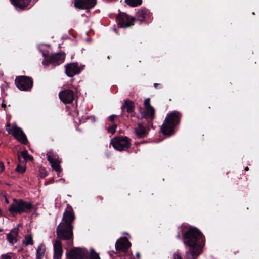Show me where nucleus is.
Returning a JSON list of instances; mask_svg holds the SVG:
<instances>
[{
    "mask_svg": "<svg viewBox=\"0 0 259 259\" xmlns=\"http://www.w3.org/2000/svg\"><path fill=\"white\" fill-rule=\"evenodd\" d=\"M46 251V247L44 244H40L36 249V259H43Z\"/></svg>",
    "mask_w": 259,
    "mask_h": 259,
    "instance_id": "nucleus-23",
    "label": "nucleus"
},
{
    "mask_svg": "<svg viewBox=\"0 0 259 259\" xmlns=\"http://www.w3.org/2000/svg\"><path fill=\"white\" fill-rule=\"evenodd\" d=\"M7 131L9 134H12L16 139L23 144L27 145L29 143L25 134L21 128L16 125H13L12 128L7 129Z\"/></svg>",
    "mask_w": 259,
    "mask_h": 259,
    "instance_id": "nucleus-9",
    "label": "nucleus"
},
{
    "mask_svg": "<svg viewBox=\"0 0 259 259\" xmlns=\"http://www.w3.org/2000/svg\"><path fill=\"white\" fill-rule=\"evenodd\" d=\"M15 83L17 87L21 91H29L33 85V79L27 76H19L16 77Z\"/></svg>",
    "mask_w": 259,
    "mask_h": 259,
    "instance_id": "nucleus-8",
    "label": "nucleus"
},
{
    "mask_svg": "<svg viewBox=\"0 0 259 259\" xmlns=\"http://www.w3.org/2000/svg\"><path fill=\"white\" fill-rule=\"evenodd\" d=\"M245 170L246 171H248V170H249V168H248V167H245Z\"/></svg>",
    "mask_w": 259,
    "mask_h": 259,
    "instance_id": "nucleus-49",
    "label": "nucleus"
},
{
    "mask_svg": "<svg viewBox=\"0 0 259 259\" xmlns=\"http://www.w3.org/2000/svg\"><path fill=\"white\" fill-rule=\"evenodd\" d=\"M52 153L51 152H49L47 154V160L51 164L55 161L56 159H54L52 157Z\"/></svg>",
    "mask_w": 259,
    "mask_h": 259,
    "instance_id": "nucleus-31",
    "label": "nucleus"
},
{
    "mask_svg": "<svg viewBox=\"0 0 259 259\" xmlns=\"http://www.w3.org/2000/svg\"><path fill=\"white\" fill-rule=\"evenodd\" d=\"M148 132V130L143 124L140 122L137 123L136 126L134 127V133L138 138H143L146 137Z\"/></svg>",
    "mask_w": 259,
    "mask_h": 259,
    "instance_id": "nucleus-16",
    "label": "nucleus"
},
{
    "mask_svg": "<svg viewBox=\"0 0 259 259\" xmlns=\"http://www.w3.org/2000/svg\"><path fill=\"white\" fill-rule=\"evenodd\" d=\"M47 175L48 174L45 170L40 171L39 176L41 179L45 178Z\"/></svg>",
    "mask_w": 259,
    "mask_h": 259,
    "instance_id": "nucleus-32",
    "label": "nucleus"
},
{
    "mask_svg": "<svg viewBox=\"0 0 259 259\" xmlns=\"http://www.w3.org/2000/svg\"><path fill=\"white\" fill-rule=\"evenodd\" d=\"M174 259H182L181 257L178 254L174 255Z\"/></svg>",
    "mask_w": 259,
    "mask_h": 259,
    "instance_id": "nucleus-36",
    "label": "nucleus"
},
{
    "mask_svg": "<svg viewBox=\"0 0 259 259\" xmlns=\"http://www.w3.org/2000/svg\"><path fill=\"white\" fill-rule=\"evenodd\" d=\"M136 256L138 258H140V253L139 252H137V254H136Z\"/></svg>",
    "mask_w": 259,
    "mask_h": 259,
    "instance_id": "nucleus-47",
    "label": "nucleus"
},
{
    "mask_svg": "<svg viewBox=\"0 0 259 259\" xmlns=\"http://www.w3.org/2000/svg\"><path fill=\"white\" fill-rule=\"evenodd\" d=\"M110 144L116 150H127L130 148V139L126 136H115L111 139Z\"/></svg>",
    "mask_w": 259,
    "mask_h": 259,
    "instance_id": "nucleus-7",
    "label": "nucleus"
},
{
    "mask_svg": "<svg viewBox=\"0 0 259 259\" xmlns=\"http://www.w3.org/2000/svg\"><path fill=\"white\" fill-rule=\"evenodd\" d=\"M23 244L25 246L33 245L34 242L32 234H30L25 236L24 239L23 240Z\"/></svg>",
    "mask_w": 259,
    "mask_h": 259,
    "instance_id": "nucleus-24",
    "label": "nucleus"
},
{
    "mask_svg": "<svg viewBox=\"0 0 259 259\" xmlns=\"http://www.w3.org/2000/svg\"><path fill=\"white\" fill-rule=\"evenodd\" d=\"M10 126V123H8L7 124V126Z\"/></svg>",
    "mask_w": 259,
    "mask_h": 259,
    "instance_id": "nucleus-50",
    "label": "nucleus"
},
{
    "mask_svg": "<svg viewBox=\"0 0 259 259\" xmlns=\"http://www.w3.org/2000/svg\"><path fill=\"white\" fill-rule=\"evenodd\" d=\"M59 97L61 101L64 103L70 104L74 99V92L72 90H64L59 92Z\"/></svg>",
    "mask_w": 259,
    "mask_h": 259,
    "instance_id": "nucleus-13",
    "label": "nucleus"
},
{
    "mask_svg": "<svg viewBox=\"0 0 259 259\" xmlns=\"http://www.w3.org/2000/svg\"><path fill=\"white\" fill-rule=\"evenodd\" d=\"M135 21V19L133 17H131V26L133 25L134 24V22Z\"/></svg>",
    "mask_w": 259,
    "mask_h": 259,
    "instance_id": "nucleus-37",
    "label": "nucleus"
},
{
    "mask_svg": "<svg viewBox=\"0 0 259 259\" xmlns=\"http://www.w3.org/2000/svg\"><path fill=\"white\" fill-rule=\"evenodd\" d=\"M1 106H2V107L4 108L5 109V108L6 107V105L5 103H3L1 105Z\"/></svg>",
    "mask_w": 259,
    "mask_h": 259,
    "instance_id": "nucleus-44",
    "label": "nucleus"
},
{
    "mask_svg": "<svg viewBox=\"0 0 259 259\" xmlns=\"http://www.w3.org/2000/svg\"><path fill=\"white\" fill-rule=\"evenodd\" d=\"M19 228H14L12 229L7 235V239L9 242L13 245L17 242V237L18 236Z\"/></svg>",
    "mask_w": 259,
    "mask_h": 259,
    "instance_id": "nucleus-19",
    "label": "nucleus"
},
{
    "mask_svg": "<svg viewBox=\"0 0 259 259\" xmlns=\"http://www.w3.org/2000/svg\"><path fill=\"white\" fill-rule=\"evenodd\" d=\"M159 85H160V84H158V83H154V87L155 88H157L158 86H159Z\"/></svg>",
    "mask_w": 259,
    "mask_h": 259,
    "instance_id": "nucleus-46",
    "label": "nucleus"
},
{
    "mask_svg": "<svg viewBox=\"0 0 259 259\" xmlns=\"http://www.w3.org/2000/svg\"><path fill=\"white\" fill-rule=\"evenodd\" d=\"M130 108H131V116H133V110H132V103L131 102V106H130Z\"/></svg>",
    "mask_w": 259,
    "mask_h": 259,
    "instance_id": "nucleus-41",
    "label": "nucleus"
},
{
    "mask_svg": "<svg viewBox=\"0 0 259 259\" xmlns=\"http://www.w3.org/2000/svg\"><path fill=\"white\" fill-rule=\"evenodd\" d=\"M97 4V0H75L74 6L80 9H89Z\"/></svg>",
    "mask_w": 259,
    "mask_h": 259,
    "instance_id": "nucleus-15",
    "label": "nucleus"
},
{
    "mask_svg": "<svg viewBox=\"0 0 259 259\" xmlns=\"http://www.w3.org/2000/svg\"><path fill=\"white\" fill-rule=\"evenodd\" d=\"M21 154L23 158L24 159L25 161H33V157L32 156L29 155L28 153V151L26 149L24 150L21 152Z\"/></svg>",
    "mask_w": 259,
    "mask_h": 259,
    "instance_id": "nucleus-25",
    "label": "nucleus"
},
{
    "mask_svg": "<svg viewBox=\"0 0 259 259\" xmlns=\"http://www.w3.org/2000/svg\"><path fill=\"white\" fill-rule=\"evenodd\" d=\"M73 225L60 223L56 229L57 237L61 240H66L69 247L73 245Z\"/></svg>",
    "mask_w": 259,
    "mask_h": 259,
    "instance_id": "nucleus-5",
    "label": "nucleus"
},
{
    "mask_svg": "<svg viewBox=\"0 0 259 259\" xmlns=\"http://www.w3.org/2000/svg\"><path fill=\"white\" fill-rule=\"evenodd\" d=\"M76 113H77V114L78 115V111H76Z\"/></svg>",
    "mask_w": 259,
    "mask_h": 259,
    "instance_id": "nucleus-51",
    "label": "nucleus"
},
{
    "mask_svg": "<svg viewBox=\"0 0 259 259\" xmlns=\"http://www.w3.org/2000/svg\"><path fill=\"white\" fill-rule=\"evenodd\" d=\"M118 27L122 28L130 27V16L124 12H119L116 16Z\"/></svg>",
    "mask_w": 259,
    "mask_h": 259,
    "instance_id": "nucleus-14",
    "label": "nucleus"
},
{
    "mask_svg": "<svg viewBox=\"0 0 259 259\" xmlns=\"http://www.w3.org/2000/svg\"><path fill=\"white\" fill-rule=\"evenodd\" d=\"M117 124L114 123L113 124H112L111 126H109L107 128V131L108 133L113 134L115 133V132L116 131V129L117 128Z\"/></svg>",
    "mask_w": 259,
    "mask_h": 259,
    "instance_id": "nucleus-29",
    "label": "nucleus"
},
{
    "mask_svg": "<svg viewBox=\"0 0 259 259\" xmlns=\"http://www.w3.org/2000/svg\"><path fill=\"white\" fill-rule=\"evenodd\" d=\"M125 2L127 5L130 6V0H125Z\"/></svg>",
    "mask_w": 259,
    "mask_h": 259,
    "instance_id": "nucleus-45",
    "label": "nucleus"
},
{
    "mask_svg": "<svg viewBox=\"0 0 259 259\" xmlns=\"http://www.w3.org/2000/svg\"><path fill=\"white\" fill-rule=\"evenodd\" d=\"M33 208L32 203L25 201L22 199L14 198L13 203L10 205L8 210L13 215L28 213Z\"/></svg>",
    "mask_w": 259,
    "mask_h": 259,
    "instance_id": "nucleus-3",
    "label": "nucleus"
},
{
    "mask_svg": "<svg viewBox=\"0 0 259 259\" xmlns=\"http://www.w3.org/2000/svg\"><path fill=\"white\" fill-rule=\"evenodd\" d=\"M18 159L19 162H20L21 158L19 156H18ZM15 170L17 172H19L20 174H23L26 171V167L24 166H22L20 163H19L17 165V167L16 168Z\"/></svg>",
    "mask_w": 259,
    "mask_h": 259,
    "instance_id": "nucleus-26",
    "label": "nucleus"
},
{
    "mask_svg": "<svg viewBox=\"0 0 259 259\" xmlns=\"http://www.w3.org/2000/svg\"><path fill=\"white\" fill-rule=\"evenodd\" d=\"M66 65H78V63H76V62H75V63H67Z\"/></svg>",
    "mask_w": 259,
    "mask_h": 259,
    "instance_id": "nucleus-42",
    "label": "nucleus"
},
{
    "mask_svg": "<svg viewBox=\"0 0 259 259\" xmlns=\"http://www.w3.org/2000/svg\"><path fill=\"white\" fill-rule=\"evenodd\" d=\"M89 259H101L99 255L97 253L94 249L90 250V253L89 255Z\"/></svg>",
    "mask_w": 259,
    "mask_h": 259,
    "instance_id": "nucleus-28",
    "label": "nucleus"
},
{
    "mask_svg": "<svg viewBox=\"0 0 259 259\" xmlns=\"http://www.w3.org/2000/svg\"><path fill=\"white\" fill-rule=\"evenodd\" d=\"M180 113L177 111L168 115L161 126V132L165 135H172L174 128L180 122Z\"/></svg>",
    "mask_w": 259,
    "mask_h": 259,
    "instance_id": "nucleus-4",
    "label": "nucleus"
},
{
    "mask_svg": "<svg viewBox=\"0 0 259 259\" xmlns=\"http://www.w3.org/2000/svg\"><path fill=\"white\" fill-rule=\"evenodd\" d=\"M31 0H10L16 9L24 10L28 6Z\"/></svg>",
    "mask_w": 259,
    "mask_h": 259,
    "instance_id": "nucleus-21",
    "label": "nucleus"
},
{
    "mask_svg": "<svg viewBox=\"0 0 259 259\" xmlns=\"http://www.w3.org/2000/svg\"><path fill=\"white\" fill-rule=\"evenodd\" d=\"M54 182V179L53 178H52L51 179H50L49 182H48V184H52Z\"/></svg>",
    "mask_w": 259,
    "mask_h": 259,
    "instance_id": "nucleus-43",
    "label": "nucleus"
},
{
    "mask_svg": "<svg viewBox=\"0 0 259 259\" xmlns=\"http://www.w3.org/2000/svg\"><path fill=\"white\" fill-rule=\"evenodd\" d=\"M96 199L98 200H100L101 201H102L103 200V197L101 196H98L97 197Z\"/></svg>",
    "mask_w": 259,
    "mask_h": 259,
    "instance_id": "nucleus-40",
    "label": "nucleus"
},
{
    "mask_svg": "<svg viewBox=\"0 0 259 259\" xmlns=\"http://www.w3.org/2000/svg\"><path fill=\"white\" fill-rule=\"evenodd\" d=\"M129 247L130 241L127 237H121L116 241L115 248L121 253L120 259H130V254L127 252Z\"/></svg>",
    "mask_w": 259,
    "mask_h": 259,
    "instance_id": "nucleus-6",
    "label": "nucleus"
},
{
    "mask_svg": "<svg viewBox=\"0 0 259 259\" xmlns=\"http://www.w3.org/2000/svg\"><path fill=\"white\" fill-rule=\"evenodd\" d=\"M2 172V171L0 170V173Z\"/></svg>",
    "mask_w": 259,
    "mask_h": 259,
    "instance_id": "nucleus-52",
    "label": "nucleus"
},
{
    "mask_svg": "<svg viewBox=\"0 0 259 259\" xmlns=\"http://www.w3.org/2000/svg\"><path fill=\"white\" fill-rule=\"evenodd\" d=\"M151 14L145 8H142L138 11L137 16L139 20L142 22L146 20H151Z\"/></svg>",
    "mask_w": 259,
    "mask_h": 259,
    "instance_id": "nucleus-20",
    "label": "nucleus"
},
{
    "mask_svg": "<svg viewBox=\"0 0 259 259\" xmlns=\"http://www.w3.org/2000/svg\"><path fill=\"white\" fill-rule=\"evenodd\" d=\"M117 117V115L112 114L109 117V120L112 122H114L115 118Z\"/></svg>",
    "mask_w": 259,
    "mask_h": 259,
    "instance_id": "nucleus-33",
    "label": "nucleus"
},
{
    "mask_svg": "<svg viewBox=\"0 0 259 259\" xmlns=\"http://www.w3.org/2000/svg\"><path fill=\"white\" fill-rule=\"evenodd\" d=\"M51 164L52 168L55 170L58 174L61 172L62 169L58 161L56 160L55 162L51 163Z\"/></svg>",
    "mask_w": 259,
    "mask_h": 259,
    "instance_id": "nucleus-27",
    "label": "nucleus"
},
{
    "mask_svg": "<svg viewBox=\"0 0 259 259\" xmlns=\"http://www.w3.org/2000/svg\"><path fill=\"white\" fill-rule=\"evenodd\" d=\"M75 219V215L73 208L69 204H67V207L63 213L62 222L60 223L73 225Z\"/></svg>",
    "mask_w": 259,
    "mask_h": 259,
    "instance_id": "nucleus-11",
    "label": "nucleus"
},
{
    "mask_svg": "<svg viewBox=\"0 0 259 259\" xmlns=\"http://www.w3.org/2000/svg\"><path fill=\"white\" fill-rule=\"evenodd\" d=\"M144 110L142 113V117L150 119L152 121L155 118V109L150 104V99L146 98L144 101Z\"/></svg>",
    "mask_w": 259,
    "mask_h": 259,
    "instance_id": "nucleus-10",
    "label": "nucleus"
},
{
    "mask_svg": "<svg viewBox=\"0 0 259 259\" xmlns=\"http://www.w3.org/2000/svg\"><path fill=\"white\" fill-rule=\"evenodd\" d=\"M4 197L5 198V203H7V204H9V201L8 199L7 198L6 195H4Z\"/></svg>",
    "mask_w": 259,
    "mask_h": 259,
    "instance_id": "nucleus-38",
    "label": "nucleus"
},
{
    "mask_svg": "<svg viewBox=\"0 0 259 259\" xmlns=\"http://www.w3.org/2000/svg\"><path fill=\"white\" fill-rule=\"evenodd\" d=\"M63 250L60 240H57L54 244L53 259H61Z\"/></svg>",
    "mask_w": 259,
    "mask_h": 259,
    "instance_id": "nucleus-17",
    "label": "nucleus"
},
{
    "mask_svg": "<svg viewBox=\"0 0 259 259\" xmlns=\"http://www.w3.org/2000/svg\"><path fill=\"white\" fill-rule=\"evenodd\" d=\"M142 3V0H131V7H137Z\"/></svg>",
    "mask_w": 259,
    "mask_h": 259,
    "instance_id": "nucleus-30",
    "label": "nucleus"
},
{
    "mask_svg": "<svg viewBox=\"0 0 259 259\" xmlns=\"http://www.w3.org/2000/svg\"><path fill=\"white\" fill-rule=\"evenodd\" d=\"M0 168H1V171L2 172L4 171L5 170L4 163L2 161H0Z\"/></svg>",
    "mask_w": 259,
    "mask_h": 259,
    "instance_id": "nucleus-34",
    "label": "nucleus"
},
{
    "mask_svg": "<svg viewBox=\"0 0 259 259\" xmlns=\"http://www.w3.org/2000/svg\"><path fill=\"white\" fill-rule=\"evenodd\" d=\"M177 237H178V238L179 239H181V235H180V233H179V234H178V235Z\"/></svg>",
    "mask_w": 259,
    "mask_h": 259,
    "instance_id": "nucleus-48",
    "label": "nucleus"
},
{
    "mask_svg": "<svg viewBox=\"0 0 259 259\" xmlns=\"http://www.w3.org/2000/svg\"><path fill=\"white\" fill-rule=\"evenodd\" d=\"M186 241L184 244L190 248L186 254L188 259H195L200 254L201 247V242L203 241L201 233L196 228L191 227L186 232L184 235Z\"/></svg>",
    "mask_w": 259,
    "mask_h": 259,
    "instance_id": "nucleus-1",
    "label": "nucleus"
},
{
    "mask_svg": "<svg viewBox=\"0 0 259 259\" xmlns=\"http://www.w3.org/2000/svg\"><path fill=\"white\" fill-rule=\"evenodd\" d=\"M122 115L123 118L124 116L127 118L128 117L130 114V99H127L124 101L122 106H121Z\"/></svg>",
    "mask_w": 259,
    "mask_h": 259,
    "instance_id": "nucleus-22",
    "label": "nucleus"
},
{
    "mask_svg": "<svg viewBox=\"0 0 259 259\" xmlns=\"http://www.w3.org/2000/svg\"><path fill=\"white\" fill-rule=\"evenodd\" d=\"M2 258H3V259H12V257L11 256H10L9 255H7V254L3 255Z\"/></svg>",
    "mask_w": 259,
    "mask_h": 259,
    "instance_id": "nucleus-35",
    "label": "nucleus"
},
{
    "mask_svg": "<svg viewBox=\"0 0 259 259\" xmlns=\"http://www.w3.org/2000/svg\"><path fill=\"white\" fill-rule=\"evenodd\" d=\"M38 50L44 58L42 61L43 65H60L64 62L66 53L63 51L51 53L49 50L42 49L39 47H38Z\"/></svg>",
    "mask_w": 259,
    "mask_h": 259,
    "instance_id": "nucleus-2",
    "label": "nucleus"
},
{
    "mask_svg": "<svg viewBox=\"0 0 259 259\" xmlns=\"http://www.w3.org/2000/svg\"><path fill=\"white\" fill-rule=\"evenodd\" d=\"M86 253L85 249L74 247L66 252V256L68 259H83Z\"/></svg>",
    "mask_w": 259,
    "mask_h": 259,
    "instance_id": "nucleus-12",
    "label": "nucleus"
},
{
    "mask_svg": "<svg viewBox=\"0 0 259 259\" xmlns=\"http://www.w3.org/2000/svg\"><path fill=\"white\" fill-rule=\"evenodd\" d=\"M48 46V47H50V44H40L38 46L37 48L38 47H40V48H41V46Z\"/></svg>",
    "mask_w": 259,
    "mask_h": 259,
    "instance_id": "nucleus-39",
    "label": "nucleus"
},
{
    "mask_svg": "<svg viewBox=\"0 0 259 259\" xmlns=\"http://www.w3.org/2000/svg\"><path fill=\"white\" fill-rule=\"evenodd\" d=\"M65 73L67 76L72 77L74 75L79 74L84 66H81L80 68L79 66H65Z\"/></svg>",
    "mask_w": 259,
    "mask_h": 259,
    "instance_id": "nucleus-18",
    "label": "nucleus"
}]
</instances>
